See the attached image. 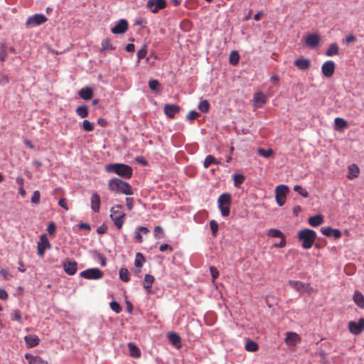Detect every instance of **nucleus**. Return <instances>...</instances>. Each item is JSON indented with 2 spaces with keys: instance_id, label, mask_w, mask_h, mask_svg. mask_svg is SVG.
Segmentation results:
<instances>
[{
  "instance_id": "obj_37",
  "label": "nucleus",
  "mask_w": 364,
  "mask_h": 364,
  "mask_svg": "<svg viewBox=\"0 0 364 364\" xmlns=\"http://www.w3.org/2000/svg\"><path fill=\"white\" fill-rule=\"evenodd\" d=\"M259 346L257 343L253 341L248 340L245 343V349L250 352H255L258 350Z\"/></svg>"
},
{
  "instance_id": "obj_9",
  "label": "nucleus",
  "mask_w": 364,
  "mask_h": 364,
  "mask_svg": "<svg viewBox=\"0 0 364 364\" xmlns=\"http://www.w3.org/2000/svg\"><path fill=\"white\" fill-rule=\"evenodd\" d=\"M147 8L153 14H156L160 9H163L166 6V0H149L146 4Z\"/></svg>"
},
{
  "instance_id": "obj_57",
  "label": "nucleus",
  "mask_w": 364,
  "mask_h": 364,
  "mask_svg": "<svg viewBox=\"0 0 364 364\" xmlns=\"http://www.w3.org/2000/svg\"><path fill=\"white\" fill-rule=\"evenodd\" d=\"M355 41H356V38L353 35H349L345 39L343 40V43L346 45H349Z\"/></svg>"
},
{
  "instance_id": "obj_39",
  "label": "nucleus",
  "mask_w": 364,
  "mask_h": 364,
  "mask_svg": "<svg viewBox=\"0 0 364 364\" xmlns=\"http://www.w3.org/2000/svg\"><path fill=\"white\" fill-rule=\"evenodd\" d=\"M77 114L81 118H85L88 116V109L87 106H80L76 109Z\"/></svg>"
},
{
  "instance_id": "obj_10",
  "label": "nucleus",
  "mask_w": 364,
  "mask_h": 364,
  "mask_svg": "<svg viewBox=\"0 0 364 364\" xmlns=\"http://www.w3.org/2000/svg\"><path fill=\"white\" fill-rule=\"evenodd\" d=\"M50 248V243L46 234H43L40 237V240L38 242V255L43 257L46 249Z\"/></svg>"
},
{
  "instance_id": "obj_48",
  "label": "nucleus",
  "mask_w": 364,
  "mask_h": 364,
  "mask_svg": "<svg viewBox=\"0 0 364 364\" xmlns=\"http://www.w3.org/2000/svg\"><path fill=\"white\" fill-rule=\"evenodd\" d=\"M210 228L212 231V235L215 237L217 235L218 231V225L217 222L213 220H211L210 222Z\"/></svg>"
},
{
  "instance_id": "obj_36",
  "label": "nucleus",
  "mask_w": 364,
  "mask_h": 364,
  "mask_svg": "<svg viewBox=\"0 0 364 364\" xmlns=\"http://www.w3.org/2000/svg\"><path fill=\"white\" fill-rule=\"evenodd\" d=\"M219 164L220 162L213 155H208L203 162L205 168H208L211 164Z\"/></svg>"
},
{
  "instance_id": "obj_53",
  "label": "nucleus",
  "mask_w": 364,
  "mask_h": 364,
  "mask_svg": "<svg viewBox=\"0 0 364 364\" xmlns=\"http://www.w3.org/2000/svg\"><path fill=\"white\" fill-rule=\"evenodd\" d=\"M146 53H147L146 46H144V47L142 48H141L137 53V58H138L139 60L145 58Z\"/></svg>"
},
{
  "instance_id": "obj_40",
  "label": "nucleus",
  "mask_w": 364,
  "mask_h": 364,
  "mask_svg": "<svg viewBox=\"0 0 364 364\" xmlns=\"http://www.w3.org/2000/svg\"><path fill=\"white\" fill-rule=\"evenodd\" d=\"M234 185L236 187H239L240 185L244 183L245 176L242 174H235L233 175Z\"/></svg>"
},
{
  "instance_id": "obj_27",
  "label": "nucleus",
  "mask_w": 364,
  "mask_h": 364,
  "mask_svg": "<svg viewBox=\"0 0 364 364\" xmlns=\"http://www.w3.org/2000/svg\"><path fill=\"white\" fill-rule=\"evenodd\" d=\"M353 301L358 307L364 309V296L359 291L354 292Z\"/></svg>"
},
{
  "instance_id": "obj_35",
  "label": "nucleus",
  "mask_w": 364,
  "mask_h": 364,
  "mask_svg": "<svg viewBox=\"0 0 364 364\" xmlns=\"http://www.w3.org/2000/svg\"><path fill=\"white\" fill-rule=\"evenodd\" d=\"M149 87L152 91H154L156 93L160 92L161 90V86L160 83L159 82V81L156 80H149Z\"/></svg>"
},
{
  "instance_id": "obj_30",
  "label": "nucleus",
  "mask_w": 364,
  "mask_h": 364,
  "mask_svg": "<svg viewBox=\"0 0 364 364\" xmlns=\"http://www.w3.org/2000/svg\"><path fill=\"white\" fill-rule=\"evenodd\" d=\"M26 359L28 361L29 364H48L46 361L43 360L39 356L26 355Z\"/></svg>"
},
{
  "instance_id": "obj_51",
  "label": "nucleus",
  "mask_w": 364,
  "mask_h": 364,
  "mask_svg": "<svg viewBox=\"0 0 364 364\" xmlns=\"http://www.w3.org/2000/svg\"><path fill=\"white\" fill-rule=\"evenodd\" d=\"M56 230V225L54 222H51L47 227V231L50 235H54Z\"/></svg>"
},
{
  "instance_id": "obj_6",
  "label": "nucleus",
  "mask_w": 364,
  "mask_h": 364,
  "mask_svg": "<svg viewBox=\"0 0 364 364\" xmlns=\"http://www.w3.org/2000/svg\"><path fill=\"white\" fill-rule=\"evenodd\" d=\"M289 192V188L285 185H279L275 189V199L279 206H282L286 202L287 194Z\"/></svg>"
},
{
  "instance_id": "obj_56",
  "label": "nucleus",
  "mask_w": 364,
  "mask_h": 364,
  "mask_svg": "<svg viewBox=\"0 0 364 364\" xmlns=\"http://www.w3.org/2000/svg\"><path fill=\"white\" fill-rule=\"evenodd\" d=\"M199 116V114L196 111H190L186 115V119L189 121L196 119Z\"/></svg>"
},
{
  "instance_id": "obj_32",
  "label": "nucleus",
  "mask_w": 364,
  "mask_h": 364,
  "mask_svg": "<svg viewBox=\"0 0 364 364\" xmlns=\"http://www.w3.org/2000/svg\"><path fill=\"white\" fill-rule=\"evenodd\" d=\"M144 262H145V258H144V255L140 252H137L136 254V257H135L134 265L136 268H139L138 272H141L140 269L143 266Z\"/></svg>"
},
{
  "instance_id": "obj_60",
  "label": "nucleus",
  "mask_w": 364,
  "mask_h": 364,
  "mask_svg": "<svg viewBox=\"0 0 364 364\" xmlns=\"http://www.w3.org/2000/svg\"><path fill=\"white\" fill-rule=\"evenodd\" d=\"M0 274L4 277V279H7L9 277H11L9 270L6 269H1L0 270Z\"/></svg>"
},
{
  "instance_id": "obj_63",
  "label": "nucleus",
  "mask_w": 364,
  "mask_h": 364,
  "mask_svg": "<svg viewBox=\"0 0 364 364\" xmlns=\"http://www.w3.org/2000/svg\"><path fill=\"white\" fill-rule=\"evenodd\" d=\"M136 161H137L138 163L141 164L143 166L147 165L146 160L144 157H142V156L136 157Z\"/></svg>"
},
{
  "instance_id": "obj_31",
  "label": "nucleus",
  "mask_w": 364,
  "mask_h": 364,
  "mask_svg": "<svg viewBox=\"0 0 364 364\" xmlns=\"http://www.w3.org/2000/svg\"><path fill=\"white\" fill-rule=\"evenodd\" d=\"M101 53H105L107 50H114V47L112 46L110 40L109 38H105L102 41L101 43Z\"/></svg>"
},
{
  "instance_id": "obj_13",
  "label": "nucleus",
  "mask_w": 364,
  "mask_h": 364,
  "mask_svg": "<svg viewBox=\"0 0 364 364\" xmlns=\"http://www.w3.org/2000/svg\"><path fill=\"white\" fill-rule=\"evenodd\" d=\"M335 71V63L332 60L325 62L321 67V72L326 77H331Z\"/></svg>"
},
{
  "instance_id": "obj_16",
  "label": "nucleus",
  "mask_w": 364,
  "mask_h": 364,
  "mask_svg": "<svg viewBox=\"0 0 364 364\" xmlns=\"http://www.w3.org/2000/svg\"><path fill=\"white\" fill-rule=\"evenodd\" d=\"M128 29V23L125 19H121L117 24L112 28L111 31L114 34L124 33Z\"/></svg>"
},
{
  "instance_id": "obj_43",
  "label": "nucleus",
  "mask_w": 364,
  "mask_h": 364,
  "mask_svg": "<svg viewBox=\"0 0 364 364\" xmlns=\"http://www.w3.org/2000/svg\"><path fill=\"white\" fill-rule=\"evenodd\" d=\"M257 153L259 154V155L264 158H269L273 155L274 151L272 149H264L262 148H259L257 150Z\"/></svg>"
},
{
  "instance_id": "obj_33",
  "label": "nucleus",
  "mask_w": 364,
  "mask_h": 364,
  "mask_svg": "<svg viewBox=\"0 0 364 364\" xmlns=\"http://www.w3.org/2000/svg\"><path fill=\"white\" fill-rule=\"evenodd\" d=\"M338 46L337 43H331L328 48L326 50V55L327 56H333V55H338Z\"/></svg>"
},
{
  "instance_id": "obj_49",
  "label": "nucleus",
  "mask_w": 364,
  "mask_h": 364,
  "mask_svg": "<svg viewBox=\"0 0 364 364\" xmlns=\"http://www.w3.org/2000/svg\"><path fill=\"white\" fill-rule=\"evenodd\" d=\"M41 194L38 191H35L31 197V203L34 204H38L40 203Z\"/></svg>"
},
{
  "instance_id": "obj_42",
  "label": "nucleus",
  "mask_w": 364,
  "mask_h": 364,
  "mask_svg": "<svg viewBox=\"0 0 364 364\" xmlns=\"http://www.w3.org/2000/svg\"><path fill=\"white\" fill-rule=\"evenodd\" d=\"M198 107L199 110L201 111L202 112L207 113L210 109V104L208 101L206 100H202L199 103Z\"/></svg>"
},
{
  "instance_id": "obj_24",
  "label": "nucleus",
  "mask_w": 364,
  "mask_h": 364,
  "mask_svg": "<svg viewBox=\"0 0 364 364\" xmlns=\"http://www.w3.org/2000/svg\"><path fill=\"white\" fill-rule=\"evenodd\" d=\"M168 338L172 345L178 348L181 347V340L178 334L174 332H171L168 334Z\"/></svg>"
},
{
  "instance_id": "obj_1",
  "label": "nucleus",
  "mask_w": 364,
  "mask_h": 364,
  "mask_svg": "<svg viewBox=\"0 0 364 364\" xmlns=\"http://www.w3.org/2000/svg\"><path fill=\"white\" fill-rule=\"evenodd\" d=\"M108 187L112 192L131 196L133 191L130 184L119 178H113L108 182Z\"/></svg>"
},
{
  "instance_id": "obj_20",
  "label": "nucleus",
  "mask_w": 364,
  "mask_h": 364,
  "mask_svg": "<svg viewBox=\"0 0 364 364\" xmlns=\"http://www.w3.org/2000/svg\"><path fill=\"white\" fill-rule=\"evenodd\" d=\"M286 343L289 346H295L298 342L300 341L299 336L294 332L287 333V337L285 338Z\"/></svg>"
},
{
  "instance_id": "obj_7",
  "label": "nucleus",
  "mask_w": 364,
  "mask_h": 364,
  "mask_svg": "<svg viewBox=\"0 0 364 364\" xmlns=\"http://www.w3.org/2000/svg\"><path fill=\"white\" fill-rule=\"evenodd\" d=\"M47 20V18L43 14H36L27 18L26 26L28 28L34 27L44 23Z\"/></svg>"
},
{
  "instance_id": "obj_28",
  "label": "nucleus",
  "mask_w": 364,
  "mask_h": 364,
  "mask_svg": "<svg viewBox=\"0 0 364 364\" xmlns=\"http://www.w3.org/2000/svg\"><path fill=\"white\" fill-rule=\"evenodd\" d=\"M128 348L130 355L133 358H139L141 356V351L139 348L134 343H129Z\"/></svg>"
},
{
  "instance_id": "obj_11",
  "label": "nucleus",
  "mask_w": 364,
  "mask_h": 364,
  "mask_svg": "<svg viewBox=\"0 0 364 364\" xmlns=\"http://www.w3.org/2000/svg\"><path fill=\"white\" fill-rule=\"evenodd\" d=\"M348 329L354 335L360 334L364 330V318H360L358 322L350 321L348 323Z\"/></svg>"
},
{
  "instance_id": "obj_12",
  "label": "nucleus",
  "mask_w": 364,
  "mask_h": 364,
  "mask_svg": "<svg viewBox=\"0 0 364 364\" xmlns=\"http://www.w3.org/2000/svg\"><path fill=\"white\" fill-rule=\"evenodd\" d=\"M65 272L68 275H74L77 270V263L70 259H66L63 264Z\"/></svg>"
},
{
  "instance_id": "obj_44",
  "label": "nucleus",
  "mask_w": 364,
  "mask_h": 364,
  "mask_svg": "<svg viewBox=\"0 0 364 364\" xmlns=\"http://www.w3.org/2000/svg\"><path fill=\"white\" fill-rule=\"evenodd\" d=\"M119 278L122 281L127 282L129 281V274L126 268H121L119 270Z\"/></svg>"
},
{
  "instance_id": "obj_2",
  "label": "nucleus",
  "mask_w": 364,
  "mask_h": 364,
  "mask_svg": "<svg viewBox=\"0 0 364 364\" xmlns=\"http://www.w3.org/2000/svg\"><path fill=\"white\" fill-rule=\"evenodd\" d=\"M105 171L108 173H114L118 176L130 178L133 174V170L131 166L124 164H109L105 166Z\"/></svg>"
},
{
  "instance_id": "obj_29",
  "label": "nucleus",
  "mask_w": 364,
  "mask_h": 364,
  "mask_svg": "<svg viewBox=\"0 0 364 364\" xmlns=\"http://www.w3.org/2000/svg\"><path fill=\"white\" fill-rule=\"evenodd\" d=\"M154 282V276L151 274H146L144 280V288L148 291L150 292L152 284Z\"/></svg>"
},
{
  "instance_id": "obj_64",
  "label": "nucleus",
  "mask_w": 364,
  "mask_h": 364,
  "mask_svg": "<svg viewBox=\"0 0 364 364\" xmlns=\"http://www.w3.org/2000/svg\"><path fill=\"white\" fill-rule=\"evenodd\" d=\"M159 250H160V251L164 252V251H166L167 250H169L172 251L173 249L168 244H163V245H161L160 246Z\"/></svg>"
},
{
  "instance_id": "obj_22",
  "label": "nucleus",
  "mask_w": 364,
  "mask_h": 364,
  "mask_svg": "<svg viewBox=\"0 0 364 364\" xmlns=\"http://www.w3.org/2000/svg\"><path fill=\"white\" fill-rule=\"evenodd\" d=\"M78 95L80 98L85 100H89L92 99L93 97V91L90 87H85L82 88L79 91Z\"/></svg>"
},
{
  "instance_id": "obj_18",
  "label": "nucleus",
  "mask_w": 364,
  "mask_h": 364,
  "mask_svg": "<svg viewBox=\"0 0 364 364\" xmlns=\"http://www.w3.org/2000/svg\"><path fill=\"white\" fill-rule=\"evenodd\" d=\"M294 65L301 70H308L311 67V61L308 58H299L294 60Z\"/></svg>"
},
{
  "instance_id": "obj_17",
  "label": "nucleus",
  "mask_w": 364,
  "mask_h": 364,
  "mask_svg": "<svg viewBox=\"0 0 364 364\" xmlns=\"http://www.w3.org/2000/svg\"><path fill=\"white\" fill-rule=\"evenodd\" d=\"M321 41V37L318 34H309L305 38L306 44L310 48L316 47Z\"/></svg>"
},
{
  "instance_id": "obj_19",
  "label": "nucleus",
  "mask_w": 364,
  "mask_h": 364,
  "mask_svg": "<svg viewBox=\"0 0 364 364\" xmlns=\"http://www.w3.org/2000/svg\"><path fill=\"white\" fill-rule=\"evenodd\" d=\"M91 209L95 213H98L100 208V196L97 192H94L90 198Z\"/></svg>"
},
{
  "instance_id": "obj_34",
  "label": "nucleus",
  "mask_w": 364,
  "mask_h": 364,
  "mask_svg": "<svg viewBox=\"0 0 364 364\" xmlns=\"http://www.w3.org/2000/svg\"><path fill=\"white\" fill-rule=\"evenodd\" d=\"M334 122L336 129H346L348 127L347 121L343 118L337 117L335 119Z\"/></svg>"
},
{
  "instance_id": "obj_23",
  "label": "nucleus",
  "mask_w": 364,
  "mask_h": 364,
  "mask_svg": "<svg viewBox=\"0 0 364 364\" xmlns=\"http://www.w3.org/2000/svg\"><path fill=\"white\" fill-rule=\"evenodd\" d=\"M26 343L30 347L33 348L39 344L40 339L36 335H28L24 337Z\"/></svg>"
},
{
  "instance_id": "obj_4",
  "label": "nucleus",
  "mask_w": 364,
  "mask_h": 364,
  "mask_svg": "<svg viewBox=\"0 0 364 364\" xmlns=\"http://www.w3.org/2000/svg\"><path fill=\"white\" fill-rule=\"evenodd\" d=\"M110 218L117 229H121L124 223L125 214L122 211L121 205H116L111 208Z\"/></svg>"
},
{
  "instance_id": "obj_45",
  "label": "nucleus",
  "mask_w": 364,
  "mask_h": 364,
  "mask_svg": "<svg viewBox=\"0 0 364 364\" xmlns=\"http://www.w3.org/2000/svg\"><path fill=\"white\" fill-rule=\"evenodd\" d=\"M82 129L86 132H92L94 130V125L88 120L85 119L82 122Z\"/></svg>"
},
{
  "instance_id": "obj_5",
  "label": "nucleus",
  "mask_w": 364,
  "mask_h": 364,
  "mask_svg": "<svg viewBox=\"0 0 364 364\" xmlns=\"http://www.w3.org/2000/svg\"><path fill=\"white\" fill-rule=\"evenodd\" d=\"M231 202V195L228 193H222L219 196L218 203L222 216L227 217L229 215Z\"/></svg>"
},
{
  "instance_id": "obj_54",
  "label": "nucleus",
  "mask_w": 364,
  "mask_h": 364,
  "mask_svg": "<svg viewBox=\"0 0 364 364\" xmlns=\"http://www.w3.org/2000/svg\"><path fill=\"white\" fill-rule=\"evenodd\" d=\"M321 232L323 235L327 237L331 236V232H333V228L331 227H323L321 229Z\"/></svg>"
},
{
  "instance_id": "obj_61",
  "label": "nucleus",
  "mask_w": 364,
  "mask_h": 364,
  "mask_svg": "<svg viewBox=\"0 0 364 364\" xmlns=\"http://www.w3.org/2000/svg\"><path fill=\"white\" fill-rule=\"evenodd\" d=\"M58 205L63 208H64L65 210H68V206L67 205L65 198H60L58 201Z\"/></svg>"
},
{
  "instance_id": "obj_26",
  "label": "nucleus",
  "mask_w": 364,
  "mask_h": 364,
  "mask_svg": "<svg viewBox=\"0 0 364 364\" xmlns=\"http://www.w3.org/2000/svg\"><path fill=\"white\" fill-rule=\"evenodd\" d=\"M348 178L353 179L358 176L360 173V169L356 164H351L348 166Z\"/></svg>"
},
{
  "instance_id": "obj_50",
  "label": "nucleus",
  "mask_w": 364,
  "mask_h": 364,
  "mask_svg": "<svg viewBox=\"0 0 364 364\" xmlns=\"http://www.w3.org/2000/svg\"><path fill=\"white\" fill-rule=\"evenodd\" d=\"M269 235L272 237H282L284 235L282 234V232L279 230H277V229H270L269 230Z\"/></svg>"
},
{
  "instance_id": "obj_59",
  "label": "nucleus",
  "mask_w": 364,
  "mask_h": 364,
  "mask_svg": "<svg viewBox=\"0 0 364 364\" xmlns=\"http://www.w3.org/2000/svg\"><path fill=\"white\" fill-rule=\"evenodd\" d=\"M126 205L127 208L131 210L134 207V200L132 198H126Z\"/></svg>"
},
{
  "instance_id": "obj_3",
  "label": "nucleus",
  "mask_w": 364,
  "mask_h": 364,
  "mask_svg": "<svg viewBox=\"0 0 364 364\" xmlns=\"http://www.w3.org/2000/svg\"><path fill=\"white\" fill-rule=\"evenodd\" d=\"M316 238V233L311 229L301 230L298 232V239L301 241V247L304 249H310L314 245Z\"/></svg>"
},
{
  "instance_id": "obj_15",
  "label": "nucleus",
  "mask_w": 364,
  "mask_h": 364,
  "mask_svg": "<svg viewBox=\"0 0 364 364\" xmlns=\"http://www.w3.org/2000/svg\"><path fill=\"white\" fill-rule=\"evenodd\" d=\"M289 285L299 293L309 291V284H304L300 281L290 280Z\"/></svg>"
},
{
  "instance_id": "obj_46",
  "label": "nucleus",
  "mask_w": 364,
  "mask_h": 364,
  "mask_svg": "<svg viewBox=\"0 0 364 364\" xmlns=\"http://www.w3.org/2000/svg\"><path fill=\"white\" fill-rule=\"evenodd\" d=\"M154 235L156 238H162L164 235V232L161 226H156L154 231Z\"/></svg>"
},
{
  "instance_id": "obj_55",
  "label": "nucleus",
  "mask_w": 364,
  "mask_h": 364,
  "mask_svg": "<svg viewBox=\"0 0 364 364\" xmlns=\"http://www.w3.org/2000/svg\"><path fill=\"white\" fill-rule=\"evenodd\" d=\"M6 56H7V52H6V47L4 45H2L0 47V60L4 61L6 58Z\"/></svg>"
},
{
  "instance_id": "obj_14",
  "label": "nucleus",
  "mask_w": 364,
  "mask_h": 364,
  "mask_svg": "<svg viewBox=\"0 0 364 364\" xmlns=\"http://www.w3.org/2000/svg\"><path fill=\"white\" fill-rule=\"evenodd\" d=\"M180 107L175 104H167L164 105V112L170 119H173L176 113L180 111Z\"/></svg>"
},
{
  "instance_id": "obj_47",
  "label": "nucleus",
  "mask_w": 364,
  "mask_h": 364,
  "mask_svg": "<svg viewBox=\"0 0 364 364\" xmlns=\"http://www.w3.org/2000/svg\"><path fill=\"white\" fill-rule=\"evenodd\" d=\"M294 190L304 198L309 197V193L299 185H295L294 186Z\"/></svg>"
},
{
  "instance_id": "obj_8",
  "label": "nucleus",
  "mask_w": 364,
  "mask_h": 364,
  "mask_svg": "<svg viewBox=\"0 0 364 364\" xmlns=\"http://www.w3.org/2000/svg\"><path fill=\"white\" fill-rule=\"evenodd\" d=\"M80 276L87 279H99L103 277V272L98 268H91L81 272Z\"/></svg>"
},
{
  "instance_id": "obj_52",
  "label": "nucleus",
  "mask_w": 364,
  "mask_h": 364,
  "mask_svg": "<svg viewBox=\"0 0 364 364\" xmlns=\"http://www.w3.org/2000/svg\"><path fill=\"white\" fill-rule=\"evenodd\" d=\"M110 308L116 313H119L122 310L120 305L117 301H112L110 303Z\"/></svg>"
},
{
  "instance_id": "obj_41",
  "label": "nucleus",
  "mask_w": 364,
  "mask_h": 364,
  "mask_svg": "<svg viewBox=\"0 0 364 364\" xmlns=\"http://www.w3.org/2000/svg\"><path fill=\"white\" fill-rule=\"evenodd\" d=\"M11 319L22 323L21 313L18 309H15L11 313Z\"/></svg>"
},
{
  "instance_id": "obj_62",
  "label": "nucleus",
  "mask_w": 364,
  "mask_h": 364,
  "mask_svg": "<svg viewBox=\"0 0 364 364\" xmlns=\"http://www.w3.org/2000/svg\"><path fill=\"white\" fill-rule=\"evenodd\" d=\"M331 236H333L335 238H340L341 237V232L338 229H333Z\"/></svg>"
},
{
  "instance_id": "obj_25",
  "label": "nucleus",
  "mask_w": 364,
  "mask_h": 364,
  "mask_svg": "<svg viewBox=\"0 0 364 364\" xmlns=\"http://www.w3.org/2000/svg\"><path fill=\"white\" fill-rule=\"evenodd\" d=\"M309 224L312 227H318L323 224L324 220L323 216L321 215H316L309 218Z\"/></svg>"
},
{
  "instance_id": "obj_21",
  "label": "nucleus",
  "mask_w": 364,
  "mask_h": 364,
  "mask_svg": "<svg viewBox=\"0 0 364 364\" xmlns=\"http://www.w3.org/2000/svg\"><path fill=\"white\" fill-rule=\"evenodd\" d=\"M254 104L257 107H262L267 100V97L262 92H258L254 95Z\"/></svg>"
},
{
  "instance_id": "obj_38",
  "label": "nucleus",
  "mask_w": 364,
  "mask_h": 364,
  "mask_svg": "<svg viewBox=\"0 0 364 364\" xmlns=\"http://www.w3.org/2000/svg\"><path fill=\"white\" fill-rule=\"evenodd\" d=\"M229 60L232 65H237L240 60L239 53L235 50L232 51L230 54Z\"/></svg>"
},
{
  "instance_id": "obj_58",
  "label": "nucleus",
  "mask_w": 364,
  "mask_h": 364,
  "mask_svg": "<svg viewBox=\"0 0 364 364\" xmlns=\"http://www.w3.org/2000/svg\"><path fill=\"white\" fill-rule=\"evenodd\" d=\"M210 274H211V276H212L213 280L215 279L216 278H218V277L219 275V272L215 267H210Z\"/></svg>"
}]
</instances>
